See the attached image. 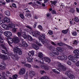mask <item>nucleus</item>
<instances>
[{
	"instance_id": "f257e3e1",
	"label": "nucleus",
	"mask_w": 79,
	"mask_h": 79,
	"mask_svg": "<svg viewBox=\"0 0 79 79\" xmlns=\"http://www.w3.org/2000/svg\"><path fill=\"white\" fill-rule=\"evenodd\" d=\"M1 46L2 47V48H3L5 49V50H6V52L3 50H2V53H5V54H7V55H9V56H11V58H12V59L13 60H19V57H18L17 55H15L13 53H10L8 52V51H7V49H6V47L5 46V44H2L1 45Z\"/></svg>"
},
{
	"instance_id": "f03ea898",
	"label": "nucleus",
	"mask_w": 79,
	"mask_h": 79,
	"mask_svg": "<svg viewBox=\"0 0 79 79\" xmlns=\"http://www.w3.org/2000/svg\"><path fill=\"white\" fill-rule=\"evenodd\" d=\"M45 39V34H43L40 35L39 40H41V42H42L43 44H47V45H48V44H50V43L51 44H52V45H54V46H55V45H56V44H55L54 42L51 41L50 40H46L44 42V40Z\"/></svg>"
},
{
	"instance_id": "7ed1b4c3",
	"label": "nucleus",
	"mask_w": 79,
	"mask_h": 79,
	"mask_svg": "<svg viewBox=\"0 0 79 79\" xmlns=\"http://www.w3.org/2000/svg\"><path fill=\"white\" fill-rule=\"evenodd\" d=\"M7 42L9 45H10L11 47H12V45H11V44H13V42H14L15 44L18 43V42H19V38L18 37H17L16 36H14L13 39L10 37L7 38Z\"/></svg>"
},
{
	"instance_id": "20e7f679",
	"label": "nucleus",
	"mask_w": 79,
	"mask_h": 79,
	"mask_svg": "<svg viewBox=\"0 0 79 79\" xmlns=\"http://www.w3.org/2000/svg\"><path fill=\"white\" fill-rule=\"evenodd\" d=\"M35 61L36 62H39L41 64H45L44 61H45L46 63H50V61H51V60L48 57H43V58L40 61H39V60H35Z\"/></svg>"
},
{
	"instance_id": "39448f33",
	"label": "nucleus",
	"mask_w": 79,
	"mask_h": 79,
	"mask_svg": "<svg viewBox=\"0 0 79 79\" xmlns=\"http://www.w3.org/2000/svg\"><path fill=\"white\" fill-rule=\"evenodd\" d=\"M56 65L57 66L58 69L61 70V71H65L66 69V67L62 65L61 63L60 62H56Z\"/></svg>"
},
{
	"instance_id": "423d86ee",
	"label": "nucleus",
	"mask_w": 79,
	"mask_h": 79,
	"mask_svg": "<svg viewBox=\"0 0 79 79\" xmlns=\"http://www.w3.org/2000/svg\"><path fill=\"white\" fill-rule=\"evenodd\" d=\"M28 32H29L31 35H32L33 36L36 37H38L39 35H40V32H39V31H35L34 32H33L31 30L29 31Z\"/></svg>"
},
{
	"instance_id": "0eeeda50",
	"label": "nucleus",
	"mask_w": 79,
	"mask_h": 79,
	"mask_svg": "<svg viewBox=\"0 0 79 79\" xmlns=\"http://www.w3.org/2000/svg\"><path fill=\"white\" fill-rule=\"evenodd\" d=\"M8 26L9 28H14V27H15L16 29H18L19 27H21V25H18L17 24H15L14 23H11V24H9L8 25Z\"/></svg>"
},
{
	"instance_id": "6e6552de",
	"label": "nucleus",
	"mask_w": 79,
	"mask_h": 79,
	"mask_svg": "<svg viewBox=\"0 0 79 79\" xmlns=\"http://www.w3.org/2000/svg\"><path fill=\"white\" fill-rule=\"evenodd\" d=\"M0 58L3 59L4 60H10V58L8 56L2 54L0 55Z\"/></svg>"
},
{
	"instance_id": "1a4fd4ad",
	"label": "nucleus",
	"mask_w": 79,
	"mask_h": 79,
	"mask_svg": "<svg viewBox=\"0 0 79 79\" xmlns=\"http://www.w3.org/2000/svg\"><path fill=\"white\" fill-rule=\"evenodd\" d=\"M65 74L69 77L70 79H74V76L73 75H71V72L68 71L66 72Z\"/></svg>"
},
{
	"instance_id": "9d476101",
	"label": "nucleus",
	"mask_w": 79,
	"mask_h": 79,
	"mask_svg": "<svg viewBox=\"0 0 79 79\" xmlns=\"http://www.w3.org/2000/svg\"><path fill=\"white\" fill-rule=\"evenodd\" d=\"M4 34L7 37H10L12 36V33L9 31H5L4 32Z\"/></svg>"
},
{
	"instance_id": "9b49d317",
	"label": "nucleus",
	"mask_w": 79,
	"mask_h": 79,
	"mask_svg": "<svg viewBox=\"0 0 79 79\" xmlns=\"http://www.w3.org/2000/svg\"><path fill=\"white\" fill-rule=\"evenodd\" d=\"M68 59H69V60L72 61L73 63H75L76 61V58H74L73 56L72 55H70L68 56Z\"/></svg>"
},
{
	"instance_id": "f8f14e48",
	"label": "nucleus",
	"mask_w": 79,
	"mask_h": 79,
	"mask_svg": "<svg viewBox=\"0 0 79 79\" xmlns=\"http://www.w3.org/2000/svg\"><path fill=\"white\" fill-rule=\"evenodd\" d=\"M67 56H59L57 57L58 59L60 60L61 61H63V60H67Z\"/></svg>"
},
{
	"instance_id": "ddd939ff",
	"label": "nucleus",
	"mask_w": 79,
	"mask_h": 79,
	"mask_svg": "<svg viewBox=\"0 0 79 79\" xmlns=\"http://www.w3.org/2000/svg\"><path fill=\"white\" fill-rule=\"evenodd\" d=\"M19 45L20 47H26L27 46H28V44H27L26 43V42L22 41V43L20 44Z\"/></svg>"
},
{
	"instance_id": "4468645a",
	"label": "nucleus",
	"mask_w": 79,
	"mask_h": 79,
	"mask_svg": "<svg viewBox=\"0 0 79 79\" xmlns=\"http://www.w3.org/2000/svg\"><path fill=\"white\" fill-rule=\"evenodd\" d=\"M55 55H59V52H58V51H56L53 50V52L50 54V55L52 56H54Z\"/></svg>"
},
{
	"instance_id": "2eb2a0df",
	"label": "nucleus",
	"mask_w": 79,
	"mask_h": 79,
	"mask_svg": "<svg viewBox=\"0 0 79 79\" xmlns=\"http://www.w3.org/2000/svg\"><path fill=\"white\" fill-rule=\"evenodd\" d=\"M41 68L44 69H45L46 71H48L49 69H50V67L48 66H45L44 65V64H43L41 66Z\"/></svg>"
},
{
	"instance_id": "dca6fc26",
	"label": "nucleus",
	"mask_w": 79,
	"mask_h": 79,
	"mask_svg": "<svg viewBox=\"0 0 79 79\" xmlns=\"http://www.w3.org/2000/svg\"><path fill=\"white\" fill-rule=\"evenodd\" d=\"M3 21L4 23L6 22V23H9L10 21V18L8 17H6L4 18Z\"/></svg>"
},
{
	"instance_id": "f3484780",
	"label": "nucleus",
	"mask_w": 79,
	"mask_h": 79,
	"mask_svg": "<svg viewBox=\"0 0 79 79\" xmlns=\"http://www.w3.org/2000/svg\"><path fill=\"white\" fill-rule=\"evenodd\" d=\"M25 73H26V69L24 68H23L22 69H21L20 70L19 74H20V75H22V74H24Z\"/></svg>"
},
{
	"instance_id": "a211bd4d",
	"label": "nucleus",
	"mask_w": 79,
	"mask_h": 79,
	"mask_svg": "<svg viewBox=\"0 0 79 79\" xmlns=\"http://www.w3.org/2000/svg\"><path fill=\"white\" fill-rule=\"evenodd\" d=\"M28 56L29 57L27 58V60L29 62H32V60L33 58H32L31 55L28 54Z\"/></svg>"
},
{
	"instance_id": "6ab92c4d",
	"label": "nucleus",
	"mask_w": 79,
	"mask_h": 79,
	"mask_svg": "<svg viewBox=\"0 0 79 79\" xmlns=\"http://www.w3.org/2000/svg\"><path fill=\"white\" fill-rule=\"evenodd\" d=\"M22 64H24V66L27 67V68H29L31 67V64H27L25 62H24V61H22Z\"/></svg>"
},
{
	"instance_id": "aec40b11",
	"label": "nucleus",
	"mask_w": 79,
	"mask_h": 79,
	"mask_svg": "<svg viewBox=\"0 0 79 79\" xmlns=\"http://www.w3.org/2000/svg\"><path fill=\"white\" fill-rule=\"evenodd\" d=\"M2 27L5 29H6V30H8V29L9 28V27H8V26L5 24H3L2 25Z\"/></svg>"
},
{
	"instance_id": "412c9836",
	"label": "nucleus",
	"mask_w": 79,
	"mask_h": 79,
	"mask_svg": "<svg viewBox=\"0 0 79 79\" xmlns=\"http://www.w3.org/2000/svg\"><path fill=\"white\" fill-rule=\"evenodd\" d=\"M6 67V65L4 64H2L0 65V69H5Z\"/></svg>"
},
{
	"instance_id": "4be33fe9",
	"label": "nucleus",
	"mask_w": 79,
	"mask_h": 79,
	"mask_svg": "<svg viewBox=\"0 0 79 79\" xmlns=\"http://www.w3.org/2000/svg\"><path fill=\"white\" fill-rule=\"evenodd\" d=\"M35 75V73L33 71L30 72L29 73V76L31 77H32L33 76H34Z\"/></svg>"
},
{
	"instance_id": "5701e85b",
	"label": "nucleus",
	"mask_w": 79,
	"mask_h": 79,
	"mask_svg": "<svg viewBox=\"0 0 79 79\" xmlns=\"http://www.w3.org/2000/svg\"><path fill=\"white\" fill-rule=\"evenodd\" d=\"M32 47L37 50L39 49V47L37 46V45H35V44H32Z\"/></svg>"
},
{
	"instance_id": "b1692460",
	"label": "nucleus",
	"mask_w": 79,
	"mask_h": 79,
	"mask_svg": "<svg viewBox=\"0 0 79 79\" xmlns=\"http://www.w3.org/2000/svg\"><path fill=\"white\" fill-rule=\"evenodd\" d=\"M19 48L17 47L14 48L13 49V51L14 53H17L18 52Z\"/></svg>"
},
{
	"instance_id": "393cba45",
	"label": "nucleus",
	"mask_w": 79,
	"mask_h": 79,
	"mask_svg": "<svg viewBox=\"0 0 79 79\" xmlns=\"http://www.w3.org/2000/svg\"><path fill=\"white\" fill-rule=\"evenodd\" d=\"M5 14L6 16H10L11 14L10 13V12L9 10H7L5 12Z\"/></svg>"
},
{
	"instance_id": "a878e982",
	"label": "nucleus",
	"mask_w": 79,
	"mask_h": 79,
	"mask_svg": "<svg viewBox=\"0 0 79 79\" xmlns=\"http://www.w3.org/2000/svg\"><path fill=\"white\" fill-rule=\"evenodd\" d=\"M0 79H6L5 77V73H2V76H0Z\"/></svg>"
},
{
	"instance_id": "bb28decb",
	"label": "nucleus",
	"mask_w": 79,
	"mask_h": 79,
	"mask_svg": "<svg viewBox=\"0 0 79 79\" xmlns=\"http://www.w3.org/2000/svg\"><path fill=\"white\" fill-rule=\"evenodd\" d=\"M53 72L54 73H56L57 74H60V70L57 69V70L56 69H54L52 70Z\"/></svg>"
},
{
	"instance_id": "cd10ccee",
	"label": "nucleus",
	"mask_w": 79,
	"mask_h": 79,
	"mask_svg": "<svg viewBox=\"0 0 79 79\" xmlns=\"http://www.w3.org/2000/svg\"><path fill=\"white\" fill-rule=\"evenodd\" d=\"M16 53L18 55H22L23 52H22V51L19 49Z\"/></svg>"
},
{
	"instance_id": "c85d7f7f",
	"label": "nucleus",
	"mask_w": 79,
	"mask_h": 79,
	"mask_svg": "<svg viewBox=\"0 0 79 79\" xmlns=\"http://www.w3.org/2000/svg\"><path fill=\"white\" fill-rule=\"evenodd\" d=\"M27 39H28V40H29V41H32V40H33V39H32V37L31 36L29 35H27Z\"/></svg>"
},
{
	"instance_id": "c756f323",
	"label": "nucleus",
	"mask_w": 79,
	"mask_h": 79,
	"mask_svg": "<svg viewBox=\"0 0 79 79\" xmlns=\"http://www.w3.org/2000/svg\"><path fill=\"white\" fill-rule=\"evenodd\" d=\"M38 57L41 58H42V57H43V55L42 52H40L38 54Z\"/></svg>"
},
{
	"instance_id": "7c9ffc66",
	"label": "nucleus",
	"mask_w": 79,
	"mask_h": 79,
	"mask_svg": "<svg viewBox=\"0 0 79 79\" xmlns=\"http://www.w3.org/2000/svg\"><path fill=\"white\" fill-rule=\"evenodd\" d=\"M34 4H35V5H38V4L40 5V3L38 1H35L34 2Z\"/></svg>"
},
{
	"instance_id": "2f4dec72",
	"label": "nucleus",
	"mask_w": 79,
	"mask_h": 79,
	"mask_svg": "<svg viewBox=\"0 0 79 79\" xmlns=\"http://www.w3.org/2000/svg\"><path fill=\"white\" fill-rule=\"evenodd\" d=\"M56 49L58 52H62V51H63L62 48L60 47H57Z\"/></svg>"
},
{
	"instance_id": "473e14b6",
	"label": "nucleus",
	"mask_w": 79,
	"mask_h": 79,
	"mask_svg": "<svg viewBox=\"0 0 79 79\" xmlns=\"http://www.w3.org/2000/svg\"><path fill=\"white\" fill-rule=\"evenodd\" d=\"M5 5V2L2 0H0V5Z\"/></svg>"
},
{
	"instance_id": "72a5a7b5",
	"label": "nucleus",
	"mask_w": 79,
	"mask_h": 79,
	"mask_svg": "<svg viewBox=\"0 0 79 79\" xmlns=\"http://www.w3.org/2000/svg\"><path fill=\"white\" fill-rule=\"evenodd\" d=\"M40 41H36V43L37 45H38L40 47H41L42 46L40 43H39Z\"/></svg>"
},
{
	"instance_id": "f704fd0d",
	"label": "nucleus",
	"mask_w": 79,
	"mask_h": 79,
	"mask_svg": "<svg viewBox=\"0 0 79 79\" xmlns=\"http://www.w3.org/2000/svg\"><path fill=\"white\" fill-rule=\"evenodd\" d=\"M30 54L32 56H34V53H35V52L33 51H31L29 52Z\"/></svg>"
},
{
	"instance_id": "c9c22d12",
	"label": "nucleus",
	"mask_w": 79,
	"mask_h": 79,
	"mask_svg": "<svg viewBox=\"0 0 79 79\" xmlns=\"http://www.w3.org/2000/svg\"><path fill=\"white\" fill-rule=\"evenodd\" d=\"M74 57L75 58H76L77 59L78 58H79V54H75L74 56Z\"/></svg>"
},
{
	"instance_id": "e433bc0d",
	"label": "nucleus",
	"mask_w": 79,
	"mask_h": 79,
	"mask_svg": "<svg viewBox=\"0 0 79 79\" xmlns=\"http://www.w3.org/2000/svg\"><path fill=\"white\" fill-rule=\"evenodd\" d=\"M73 53L75 54H76V53H77L78 55H79V50H74L73 51Z\"/></svg>"
},
{
	"instance_id": "4c0bfd02",
	"label": "nucleus",
	"mask_w": 79,
	"mask_h": 79,
	"mask_svg": "<svg viewBox=\"0 0 79 79\" xmlns=\"http://www.w3.org/2000/svg\"><path fill=\"white\" fill-rule=\"evenodd\" d=\"M66 63H67V64H68V65L70 66L71 65V60H69Z\"/></svg>"
},
{
	"instance_id": "58836bf2",
	"label": "nucleus",
	"mask_w": 79,
	"mask_h": 79,
	"mask_svg": "<svg viewBox=\"0 0 79 79\" xmlns=\"http://www.w3.org/2000/svg\"><path fill=\"white\" fill-rule=\"evenodd\" d=\"M62 33H63V34H67L68 33V30H63L62 31Z\"/></svg>"
},
{
	"instance_id": "ea45409f",
	"label": "nucleus",
	"mask_w": 79,
	"mask_h": 79,
	"mask_svg": "<svg viewBox=\"0 0 79 79\" xmlns=\"http://www.w3.org/2000/svg\"><path fill=\"white\" fill-rule=\"evenodd\" d=\"M51 3L52 4L54 5H55L56 4V3H57V1H51Z\"/></svg>"
},
{
	"instance_id": "a19ab883",
	"label": "nucleus",
	"mask_w": 79,
	"mask_h": 79,
	"mask_svg": "<svg viewBox=\"0 0 79 79\" xmlns=\"http://www.w3.org/2000/svg\"><path fill=\"white\" fill-rule=\"evenodd\" d=\"M38 28H39V29H40V31H42V26H41V25H38Z\"/></svg>"
},
{
	"instance_id": "79ce46f5",
	"label": "nucleus",
	"mask_w": 79,
	"mask_h": 79,
	"mask_svg": "<svg viewBox=\"0 0 79 79\" xmlns=\"http://www.w3.org/2000/svg\"><path fill=\"white\" fill-rule=\"evenodd\" d=\"M23 36L24 39H27V35L25 34V33H24L23 34Z\"/></svg>"
},
{
	"instance_id": "37998d69",
	"label": "nucleus",
	"mask_w": 79,
	"mask_h": 79,
	"mask_svg": "<svg viewBox=\"0 0 79 79\" xmlns=\"http://www.w3.org/2000/svg\"><path fill=\"white\" fill-rule=\"evenodd\" d=\"M0 42L1 43H3V40L1 36H0Z\"/></svg>"
},
{
	"instance_id": "c03bdc74",
	"label": "nucleus",
	"mask_w": 79,
	"mask_h": 79,
	"mask_svg": "<svg viewBox=\"0 0 79 79\" xmlns=\"http://www.w3.org/2000/svg\"><path fill=\"white\" fill-rule=\"evenodd\" d=\"M74 20L76 22H78L79 21V19L77 17L74 18Z\"/></svg>"
},
{
	"instance_id": "a18cd8bd",
	"label": "nucleus",
	"mask_w": 79,
	"mask_h": 79,
	"mask_svg": "<svg viewBox=\"0 0 79 79\" xmlns=\"http://www.w3.org/2000/svg\"><path fill=\"white\" fill-rule=\"evenodd\" d=\"M48 34L50 35H52L53 34V31H52L50 30L48 32Z\"/></svg>"
},
{
	"instance_id": "49530a36",
	"label": "nucleus",
	"mask_w": 79,
	"mask_h": 79,
	"mask_svg": "<svg viewBox=\"0 0 79 79\" xmlns=\"http://www.w3.org/2000/svg\"><path fill=\"white\" fill-rule=\"evenodd\" d=\"M72 34L73 35L75 36L77 35V33L76 32L74 31L72 33Z\"/></svg>"
},
{
	"instance_id": "de8ad7c7",
	"label": "nucleus",
	"mask_w": 79,
	"mask_h": 79,
	"mask_svg": "<svg viewBox=\"0 0 79 79\" xmlns=\"http://www.w3.org/2000/svg\"><path fill=\"white\" fill-rule=\"evenodd\" d=\"M22 33L21 32H18L17 33V35L18 37H19L21 35Z\"/></svg>"
},
{
	"instance_id": "09e8293b",
	"label": "nucleus",
	"mask_w": 79,
	"mask_h": 79,
	"mask_svg": "<svg viewBox=\"0 0 79 79\" xmlns=\"http://www.w3.org/2000/svg\"><path fill=\"white\" fill-rule=\"evenodd\" d=\"M57 44L59 46H62V45H63V43L61 42L58 43Z\"/></svg>"
},
{
	"instance_id": "8fccbe9b",
	"label": "nucleus",
	"mask_w": 79,
	"mask_h": 79,
	"mask_svg": "<svg viewBox=\"0 0 79 79\" xmlns=\"http://www.w3.org/2000/svg\"><path fill=\"white\" fill-rule=\"evenodd\" d=\"M20 16L22 19H24V16L22 14H20Z\"/></svg>"
},
{
	"instance_id": "3c124183",
	"label": "nucleus",
	"mask_w": 79,
	"mask_h": 79,
	"mask_svg": "<svg viewBox=\"0 0 79 79\" xmlns=\"http://www.w3.org/2000/svg\"><path fill=\"white\" fill-rule=\"evenodd\" d=\"M65 45H66L67 47H68V48H69V49H71V50H72V49H73V48L70 47L69 46H68V45H67L66 44H65Z\"/></svg>"
},
{
	"instance_id": "603ef678",
	"label": "nucleus",
	"mask_w": 79,
	"mask_h": 79,
	"mask_svg": "<svg viewBox=\"0 0 79 79\" xmlns=\"http://www.w3.org/2000/svg\"><path fill=\"white\" fill-rule=\"evenodd\" d=\"M12 31L13 32H16V28H13L12 29Z\"/></svg>"
},
{
	"instance_id": "864d4df0",
	"label": "nucleus",
	"mask_w": 79,
	"mask_h": 79,
	"mask_svg": "<svg viewBox=\"0 0 79 79\" xmlns=\"http://www.w3.org/2000/svg\"><path fill=\"white\" fill-rule=\"evenodd\" d=\"M2 34H3V31L0 29V36H1Z\"/></svg>"
},
{
	"instance_id": "5fc2aeb1",
	"label": "nucleus",
	"mask_w": 79,
	"mask_h": 79,
	"mask_svg": "<svg viewBox=\"0 0 79 79\" xmlns=\"http://www.w3.org/2000/svg\"><path fill=\"white\" fill-rule=\"evenodd\" d=\"M26 27L27 28H28V29H32V27H31L30 26H29L28 25L26 26Z\"/></svg>"
},
{
	"instance_id": "6e6d98bb",
	"label": "nucleus",
	"mask_w": 79,
	"mask_h": 79,
	"mask_svg": "<svg viewBox=\"0 0 79 79\" xmlns=\"http://www.w3.org/2000/svg\"><path fill=\"white\" fill-rule=\"evenodd\" d=\"M12 5L13 7H14V8H16V5L15 3H13L12 4Z\"/></svg>"
},
{
	"instance_id": "4d7b16f0",
	"label": "nucleus",
	"mask_w": 79,
	"mask_h": 79,
	"mask_svg": "<svg viewBox=\"0 0 79 79\" xmlns=\"http://www.w3.org/2000/svg\"><path fill=\"white\" fill-rule=\"evenodd\" d=\"M76 65L77 66H79V61H78L76 63Z\"/></svg>"
},
{
	"instance_id": "13d9d810",
	"label": "nucleus",
	"mask_w": 79,
	"mask_h": 79,
	"mask_svg": "<svg viewBox=\"0 0 79 79\" xmlns=\"http://www.w3.org/2000/svg\"><path fill=\"white\" fill-rule=\"evenodd\" d=\"M10 73H9V71H7L6 72V75L7 76H9V74H10Z\"/></svg>"
},
{
	"instance_id": "bf43d9fd",
	"label": "nucleus",
	"mask_w": 79,
	"mask_h": 79,
	"mask_svg": "<svg viewBox=\"0 0 79 79\" xmlns=\"http://www.w3.org/2000/svg\"><path fill=\"white\" fill-rule=\"evenodd\" d=\"M40 73L41 74H44V73H45V71H40Z\"/></svg>"
},
{
	"instance_id": "052dcab7",
	"label": "nucleus",
	"mask_w": 79,
	"mask_h": 79,
	"mask_svg": "<svg viewBox=\"0 0 79 79\" xmlns=\"http://www.w3.org/2000/svg\"><path fill=\"white\" fill-rule=\"evenodd\" d=\"M74 44H77V43H78V41L77 40H75V41H74Z\"/></svg>"
},
{
	"instance_id": "680f3d73",
	"label": "nucleus",
	"mask_w": 79,
	"mask_h": 79,
	"mask_svg": "<svg viewBox=\"0 0 79 79\" xmlns=\"http://www.w3.org/2000/svg\"><path fill=\"white\" fill-rule=\"evenodd\" d=\"M2 23H4V21H3V20L0 21V24H2Z\"/></svg>"
},
{
	"instance_id": "e2e57ef3",
	"label": "nucleus",
	"mask_w": 79,
	"mask_h": 79,
	"mask_svg": "<svg viewBox=\"0 0 79 79\" xmlns=\"http://www.w3.org/2000/svg\"><path fill=\"white\" fill-rule=\"evenodd\" d=\"M52 14H56V11L55 10H53L52 11Z\"/></svg>"
},
{
	"instance_id": "0e129e2a",
	"label": "nucleus",
	"mask_w": 79,
	"mask_h": 79,
	"mask_svg": "<svg viewBox=\"0 0 79 79\" xmlns=\"http://www.w3.org/2000/svg\"><path fill=\"white\" fill-rule=\"evenodd\" d=\"M76 11L77 12V13H79V8H78L76 7Z\"/></svg>"
},
{
	"instance_id": "69168bd1",
	"label": "nucleus",
	"mask_w": 79,
	"mask_h": 79,
	"mask_svg": "<svg viewBox=\"0 0 79 79\" xmlns=\"http://www.w3.org/2000/svg\"><path fill=\"white\" fill-rule=\"evenodd\" d=\"M70 12H71V13H74V10L73 9H72V10H70Z\"/></svg>"
},
{
	"instance_id": "338daca9",
	"label": "nucleus",
	"mask_w": 79,
	"mask_h": 79,
	"mask_svg": "<svg viewBox=\"0 0 79 79\" xmlns=\"http://www.w3.org/2000/svg\"><path fill=\"white\" fill-rule=\"evenodd\" d=\"M60 6H63L62 7L63 8L64 7V4L63 3H62V4H61Z\"/></svg>"
},
{
	"instance_id": "774afa93",
	"label": "nucleus",
	"mask_w": 79,
	"mask_h": 79,
	"mask_svg": "<svg viewBox=\"0 0 79 79\" xmlns=\"http://www.w3.org/2000/svg\"><path fill=\"white\" fill-rule=\"evenodd\" d=\"M47 16L48 17H49V16H50V14L48 13L47 14Z\"/></svg>"
}]
</instances>
